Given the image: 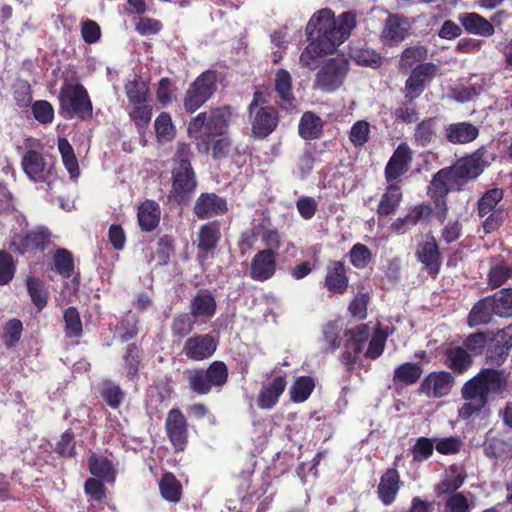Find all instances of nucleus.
<instances>
[{"instance_id": "f257e3e1", "label": "nucleus", "mask_w": 512, "mask_h": 512, "mask_svg": "<svg viewBox=\"0 0 512 512\" xmlns=\"http://www.w3.org/2000/svg\"><path fill=\"white\" fill-rule=\"evenodd\" d=\"M355 26L356 16L351 11L343 12L337 18L328 8L314 13L306 26L308 45L300 54L301 66L315 70L318 58L333 53Z\"/></svg>"}, {"instance_id": "f03ea898", "label": "nucleus", "mask_w": 512, "mask_h": 512, "mask_svg": "<svg viewBox=\"0 0 512 512\" xmlns=\"http://www.w3.org/2000/svg\"><path fill=\"white\" fill-rule=\"evenodd\" d=\"M486 153V148L482 146L432 176L427 193L433 201L439 221L443 222L448 214L447 195L451 191H461L467 183L482 174L487 165Z\"/></svg>"}, {"instance_id": "7ed1b4c3", "label": "nucleus", "mask_w": 512, "mask_h": 512, "mask_svg": "<svg viewBox=\"0 0 512 512\" xmlns=\"http://www.w3.org/2000/svg\"><path fill=\"white\" fill-rule=\"evenodd\" d=\"M233 112L229 105L200 112L188 124V134L196 141L199 152L211 154L215 160L226 158L231 149L227 130Z\"/></svg>"}, {"instance_id": "20e7f679", "label": "nucleus", "mask_w": 512, "mask_h": 512, "mask_svg": "<svg viewBox=\"0 0 512 512\" xmlns=\"http://www.w3.org/2000/svg\"><path fill=\"white\" fill-rule=\"evenodd\" d=\"M508 391V377L502 370L483 368L461 388V395L467 402L459 409V417L470 419L480 413L488 404L489 395H502Z\"/></svg>"}, {"instance_id": "39448f33", "label": "nucleus", "mask_w": 512, "mask_h": 512, "mask_svg": "<svg viewBox=\"0 0 512 512\" xmlns=\"http://www.w3.org/2000/svg\"><path fill=\"white\" fill-rule=\"evenodd\" d=\"M427 57L428 50L422 45L407 47L400 55L398 69L401 72L411 69L403 88L408 103L418 99L437 76L438 66L433 62H425Z\"/></svg>"}, {"instance_id": "423d86ee", "label": "nucleus", "mask_w": 512, "mask_h": 512, "mask_svg": "<svg viewBox=\"0 0 512 512\" xmlns=\"http://www.w3.org/2000/svg\"><path fill=\"white\" fill-rule=\"evenodd\" d=\"M189 390L196 395H207L213 388L221 390L228 382L227 365L220 360L211 362L207 368H193L185 371Z\"/></svg>"}, {"instance_id": "0eeeda50", "label": "nucleus", "mask_w": 512, "mask_h": 512, "mask_svg": "<svg viewBox=\"0 0 512 512\" xmlns=\"http://www.w3.org/2000/svg\"><path fill=\"white\" fill-rule=\"evenodd\" d=\"M59 105L65 119L74 117L88 120L93 114V105L86 88L80 84L65 82L59 92Z\"/></svg>"}, {"instance_id": "6e6552de", "label": "nucleus", "mask_w": 512, "mask_h": 512, "mask_svg": "<svg viewBox=\"0 0 512 512\" xmlns=\"http://www.w3.org/2000/svg\"><path fill=\"white\" fill-rule=\"evenodd\" d=\"M349 70V60L343 55L328 58L316 72L313 88L326 93L335 92L344 84Z\"/></svg>"}, {"instance_id": "1a4fd4ad", "label": "nucleus", "mask_w": 512, "mask_h": 512, "mask_svg": "<svg viewBox=\"0 0 512 512\" xmlns=\"http://www.w3.org/2000/svg\"><path fill=\"white\" fill-rule=\"evenodd\" d=\"M217 91V74L213 70L201 73L189 85L183 97L184 110L192 114L201 108Z\"/></svg>"}, {"instance_id": "9d476101", "label": "nucleus", "mask_w": 512, "mask_h": 512, "mask_svg": "<svg viewBox=\"0 0 512 512\" xmlns=\"http://www.w3.org/2000/svg\"><path fill=\"white\" fill-rule=\"evenodd\" d=\"M21 167L31 181L45 183L48 190L58 178L55 162H47L45 157L34 149H28L24 153Z\"/></svg>"}, {"instance_id": "9b49d317", "label": "nucleus", "mask_w": 512, "mask_h": 512, "mask_svg": "<svg viewBox=\"0 0 512 512\" xmlns=\"http://www.w3.org/2000/svg\"><path fill=\"white\" fill-rule=\"evenodd\" d=\"M171 180L170 197L178 204L188 203L198 185L193 166L172 167Z\"/></svg>"}, {"instance_id": "f8f14e48", "label": "nucleus", "mask_w": 512, "mask_h": 512, "mask_svg": "<svg viewBox=\"0 0 512 512\" xmlns=\"http://www.w3.org/2000/svg\"><path fill=\"white\" fill-rule=\"evenodd\" d=\"M218 347L217 339L211 334H195L184 342L182 354L191 361L201 362L211 358Z\"/></svg>"}, {"instance_id": "ddd939ff", "label": "nucleus", "mask_w": 512, "mask_h": 512, "mask_svg": "<svg viewBox=\"0 0 512 512\" xmlns=\"http://www.w3.org/2000/svg\"><path fill=\"white\" fill-rule=\"evenodd\" d=\"M166 435L176 452L185 450L188 444V422L179 408L168 411L165 419Z\"/></svg>"}, {"instance_id": "4468645a", "label": "nucleus", "mask_w": 512, "mask_h": 512, "mask_svg": "<svg viewBox=\"0 0 512 512\" xmlns=\"http://www.w3.org/2000/svg\"><path fill=\"white\" fill-rule=\"evenodd\" d=\"M251 133L255 139L263 140L271 135L279 124V112L274 106L248 111Z\"/></svg>"}, {"instance_id": "2eb2a0df", "label": "nucleus", "mask_w": 512, "mask_h": 512, "mask_svg": "<svg viewBox=\"0 0 512 512\" xmlns=\"http://www.w3.org/2000/svg\"><path fill=\"white\" fill-rule=\"evenodd\" d=\"M413 160V152L406 142L400 143L388 160L384 177L387 183H396L401 176L406 174Z\"/></svg>"}, {"instance_id": "dca6fc26", "label": "nucleus", "mask_w": 512, "mask_h": 512, "mask_svg": "<svg viewBox=\"0 0 512 512\" xmlns=\"http://www.w3.org/2000/svg\"><path fill=\"white\" fill-rule=\"evenodd\" d=\"M323 286L330 295H343L349 288L348 268L343 261L331 260L325 267Z\"/></svg>"}, {"instance_id": "f3484780", "label": "nucleus", "mask_w": 512, "mask_h": 512, "mask_svg": "<svg viewBox=\"0 0 512 512\" xmlns=\"http://www.w3.org/2000/svg\"><path fill=\"white\" fill-rule=\"evenodd\" d=\"M417 260L424 265L427 273L436 279L442 266V257L435 237L429 233L426 240L417 245Z\"/></svg>"}, {"instance_id": "a211bd4d", "label": "nucleus", "mask_w": 512, "mask_h": 512, "mask_svg": "<svg viewBox=\"0 0 512 512\" xmlns=\"http://www.w3.org/2000/svg\"><path fill=\"white\" fill-rule=\"evenodd\" d=\"M454 384V377L448 371L430 372L421 382L418 393L427 397L442 398L447 396Z\"/></svg>"}, {"instance_id": "6ab92c4d", "label": "nucleus", "mask_w": 512, "mask_h": 512, "mask_svg": "<svg viewBox=\"0 0 512 512\" xmlns=\"http://www.w3.org/2000/svg\"><path fill=\"white\" fill-rule=\"evenodd\" d=\"M277 260L278 256L270 250H259L250 262V278L257 282H265L272 279L277 271Z\"/></svg>"}, {"instance_id": "aec40b11", "label": "nucleus", "mask_w": 512, "mask_h": 512, "mask_svg": "<svg viewBox=\"0 0 512 512\" xmlns=\"http://www.w3.org/2000/svg\"><path fill=\"white\" fill-rule=\"evenodd\" d=\"M227 212V200L214 192L201 193L193 207L194 215L200 220L222 216Z\"/></svg>"}, {"instance_id": "412c9836", "label": "nucleus", "mask_w": 512, "mask_h": 512, "mask_svg": "<svg viewBox=\"0 0 512 512\" xmlns=\"http://www.w3.org/2000/svg\"><path fill=\"white\" fill-rule=\"evenodd\" d=\"M433 214L430 204L421 203L412 207L403 217L396 218L389 229L396 235H404L415 227L420 221H429Z\"/></svg>"}, {"instance_id": "4be33fe9", "label": "nucleus", "mask_w": 512, "mask_h": 512, "mask_svg": "<svg viewBox=\"0 0 512 512\" xmlns=\"http://www.w3.org/2000/svg\"><path fill=\"white\" fill-rule=\"evenodd\" d=\"M410 24L406 17L400 14H389L385 20L381 39L385 45L396 46L407 36Z\"/></svg>"}, {"instance_id": "5701e85b", "label": "nucleus", "mask_w": 512, "mask_h": 512, "mask_svg": "<svg viewBox=\"0 0 512 512\" xmlns=\"http://www.w3.org/2000/svg\"><path fill=\"white\" fill-rule=\"evenodd\" d=\"M50 243V233L47 228L27 232L25 235H19L12 241V246L19 254L28 251H44Z\"/></svg>"}, {"instance_id": "b1692460", "label": "nucleus", "mask_w": 512, "mask_h": 512, "mask_svg": "<svg viewBox=\"0 0 512 512\" xmlns=\"http://www.w3.org/2000/svg\"><path fill=\"white\" fill-rule=\"evenodd\" d=\"M480 135V128L469 122L461 121L444 127L446 141L453 145H465L475 141Z\"/></svg>"}, {"instance_id": "393cba45", "label": "nucleus", "mask_w": 512, "mask_h": 512, "mask_svg": "<svg viewBox=\"0 0 512 512\" xmlns=\"http://www.w3.org/2000/svg\"><path fill=\"white\" fill-rule=\"evenodd\" d=\"M274 91L277 94V104L282 110H292L297 106L293 94L292 76L286 69H278L274 78Z\"/></svg>"}, {"instance_id": "a878e982", "label": "nucleus", "mask_w": 512, "mask_h": 512, "mask_svg": "<svg viewBox=\"0 0 512 512\" xmlns=\"http://www.w3.org/2000/svg\"><path fill=\"white\" fill-rule=\"evenodd\" d=\"M401 486L402 481L399 472L395 468L387 469L381 476L377 487L378 499L385 506L393 504Z\"/></svg>"}, {"instance_id": "bb28decb", "label": "nucleus", "mask_w": 512, "mask_h": 512, "mask_svg": "<svg viewBox=\"0 0 512 512\" xmlns=\"http://www.w3.org/2000/svg\"><path fill=\"white\" fill-rule=\"evenodd\" d=\"M190 313L204 322L211 319L217 310V302L214 295L207 289H200L192 297L189 305Z\"/></svg>"}, {"instance_id": "cd10ccee", "label": "nucleus", "mask_w": 512, "mask_h": 512, "mask_svg": "<svg viewBox=\"0 0 512 512\" xmlns=\"http://www.w3.org/2000/svg\"><path fill=\"white\" fill-rule=\"evenodd\" d=\"M286 385L285 375L275 376L271 381L265 383L258 393L257 406L261 409H272L278 403Z\"/></svg>"}, {"instance_id": "c85d7f7f", "label": "nucleus", "mask_w": 512, "mask_h": 512, "mask_svg": "<svg viewBox=\"0 0 512 512\" xmlns=\"http://www.w3.org/2000/svg\"><path fill=\"white\" fill-rule=\"evenodd\" d=\"M221 239L219 221H210L200 226L198 231L197 248L199 254L208 255L212 253Z\"/></svg>"}, {"instance_id": "c756f323", "label": "nucleus", "mask_w": 512, "mask_h": 512, "mask_svg": "<svg viewBox=\"0 0 512 512\" xmlns=\"http://www.w3.org/2000/svg\"><path fill=\"white\" fill-rule=\"evenodd\" d=\"M458 20L464 27L465 31L470 34H475L483 37H490L494 34V25L475 12L462 13L459 15Z\"/></svg>"}, {"instance_id": "7c9ffc66", "label": "nucleus", "mask_w": 512, "mask_h": 512, "mask_svg": "<svg viewBox=\"0 0 512 512\" xmlns=\"http://www.w3.org/2000/svg\"><path fill=\"white\" fill-rule=\"evenodd\" d=\"M403 194L397 183H388L385 192L382 194L376 213L378 217L393 215L402 202Z\"/></svg>"}, {"instance_id": "2f4dec72", "label": "nucleus", "mask_w": 512, "mask_h": 512, "mask_svg": "<svg viewBox=\"0 0 512 512\" xmlns=\"http://www.w3.org/2000/svg\"><path fill=\"white\" fill-rule=\"evenodd\" d=\"M160 206L154 200H145L142 202L137 211V219L139 227L144 232L153 231L160 222Z\"/></svg>"}, {"instance_id": "473e14b6", "label": "nucleus", "mask_w": 512, "mask_h": 512, "mask_svg": "<svg viewBox=\"0 0 512 512\" xmlns=\"http://www.w3.org/2000/svg\"><path fill=\"white\" fill-rule=\"evenodd\" d=\"M492 295L484 297L477 301L470 310L467 323L470 327H477L488 324L494 313V302Z\"/></svg>"}, {"instance_id": "72a5a7b5", "label": "nucleus", "mask_w": 512, "mask_h": 512, "mask_svg": "<svg viewBox=\"0 0 512 512\" xmlns=\"http://www.w3.org/2000/svg\"><path fill=\"white\" fill-rule=\"evenodd\" d=\"M423 374V367L419 363L405 362L398 365L393 372V383L400 386L416 384Z\"/></svg>"}, {"instance_id": "f704fd0d", "label": "nucleus", "mask_w": 512, "mask_h": 512, "mask_svg": "<svg viewBox=\"0 0 512 512\" xmlns=\"http://www.w3.org/2000/svg\"><path fill=\"white\" fill-rule=\"evenodd\" d=\"M445 357V365L458 374L465 373L473 363L471 354L460 346L447 349Z\"/></svg>"}, {"instance_id": "c9c22d12", "label": "nucleus", "mask_w": 512, "mask_h": 512, "mask_svg": "<svg viewBox=\"0 0 512 512\" xmlns=\"http://www.w3.org/2000/svg\"><path fill=\"white\" fill-rule=\"evenodd\" d=\"M492 263L487 274V283L492 289H497L512 278V266L504 264V258L500 255L493 257Z\"/></svg>"}, {"instance_id": "e433bc0d", "label": "nucleus", "mask_w": 512, "mask_h": 512, "mask_svg": "<svg viewBox=\"0 0 512 512\" xmlns=\"http://www.w3.org/2000/svg\"><path fill=\"white\" fill-rule=\"evenodd\" d=\"M323 131L322 119L313 112H305L299 121L298 132L304 140H313L321 136Z\"/></svg>"}, {"instance_id": "4c0bfd02", "label": "nucleus", "mask_w": 512, "mask_h": 512, "mask_svg": "<svg viewBox=\"0 0 512 512\" xmlns=\"http://www.w3.org/2000/svg\"><path fill=\"white\" fill-rule=\"evenodd\" d=\"M88 466L90 473L94 477L107 483L115 482V470L109 459L93 454L88 459Z\"/></svg>"}, {"instance_id": "58836bf2", "label": "nucleus", "mask_w": 512, "mask_h": 512, "mask_svg": "<svg viewBox=\"0 0 512 512\" xmlns=\"http://www.w3.org/2000/svg\"><path fill=\"white\" fill-rule=\"evenodd\" d=\"M161 496L168 502L177 503L182 498V484L171 472H165L159 481Z\"/></svg>"}, {"instance_id": "ea45409f", "label": "nucleus", "mask_w": 512, "mask_h": 512, "mask_svg": "<svg viewBox=\"0 0 512 512\" xmlns=\"http://www.w3.org/2000/svg\"><path fill=\"white\" fill-rule=\"evenodd\" d=\"M437 118L429 117L419 122L414 130L413 141L417 146L427 147L437 136Z\"/></svg>"}, {"instance_id": "a19ab883", "label": "nucleus", "mask_w": 512, "mask_h": 512, "mask_svg": "<svg viewBox=\"0 0 512 512\" xmlns=\"http://www.w3.org/2000/svg\"><path fill=\"white\" fill-rule=\"evenodd\" d=\"M99 393L103 401L114 410L120 408L125 399L124 390L111 380L102 381Z\"/></svg>"}, {"instance_id": "79ce46f5", "label": "nucleus", "mask_w": 512, "mask_h": 512, "mask_svg": "<svg viewBox=\"0 0 512 512\" xmlns=\"http://www.w3.org/2000/svg\"><path fill=\"white\" fill-rule=\"evenodd\" d=\"M197 319L190 312L177 314L171 322V333L174 338L182 340L189 336L195 328Z\"/></svg>"}, {"instance_id": "37998d69", "label": "nucleus", "mask_w": 512, "mask_h": 512, "mask_svg": "<svg viewBox=\"0 0 512 512\" xmlns=\"http://www.w3.org/2000/svg\"><path fill=\"white\" fill-rule=\"evenodd\" d=\"M26 287L31 301L37 310L41 311L44 309L47 306L49 300V291L45 284L38 278L29 276L26 279Z\"/></svg>"}, {"instance_id": "c03bdc74", "label": "nucleus", "mask_w": 512, "mask_h": 512, "mask_svg": "<svg viewBox=\"0 0 512 512\" xmlns=\"http://www.w3.org/2000/svg\"><path fill=\"white\" fill-rule=\"evenodd\" d=\"M58 150L61 154L62 162L68 171L70 178L76 180L80 175L78 160L74 149L66 138H59Z\"/></svg>"}, {"instance_id": "a18cd8bd", "label": "nucleus", "mask_w": 512, "mask_h": 512, "mask_svg": "<svg viewBox=\"0 0 512 512\" xmlns=\"http://www.w3.org/2000/svg\"><path fill=\"white\" fill-rule=\"evenodd\" d=\"M503 197L504 193L500 188H492L485 192L477 202V215L484 218L488 213L496 211Z\"/></svg>"}, {"instance_id": "49530a36", "label": "nucleus", "mask_w": 512, "mask_h": 512, "mask_svg": "<svg viewBox=\"0 0 512 512\" xmlns=\"http://www.w3.org/2000/svg\"><path fill=\"white\" fill-rule=\"evenodd\" d=\"M315 388V383L310 376H300L296 378L289 389L290 399L294 403L306 401Z\"/></svg>"}, {"instance_id": "de8ad7c7", "label": "nucleus", "mask_w": 512, "mask_h": 512, "mask_svg": "<svg viewBox=\"0 0 512 512\" xmlns=\"http://www.w3.org/2000/svg\"><path fill=\"white\" fill-rule=\"evenodd\" d=\"M55 271L63 278H70L74 272V258L65 248H57L53 254Z\"/></svg>"}, {"instance_id": "09e8293b", "label": "nucleus", "mask_w": 512, "mask_h": 512, "mask_svg": "<svg viewBox=\"0 0 512 512\" xmlns=\"http://www.w3.org/2000/svg\"><path fill=\"white\" fill-rule=\"evenodd\" d=\"M351 58L360 66L379 68L382 65L381 55L369 47L356 48L351 51Z\"/></svg>"}, {"instance_id": "8fccbe9b", "label": "nucleus", "mask_w": 512, "mask_h": 512, "mask_svg": "<svg viewBox=\"0 0 512 512\" xmlns=\"http://www.w3.org/2000/svg\"><path fill=\"white\" fill-rule=\"evenodd\" d=\"M494 313L499 317H512V287L502 288L493 295Z\"/></svg>"}, {"instance_id": "3c124183", "label": "nucleus", "mask_w": 512, "mask_h": 512, "mask_svg": "<svg viewBox=\"0 0 512 512\" xmlns=\"http://www.w3.org/2000/svg\"><path fill=\"white\" fill-rule=\"evenodd\" d=\"M53 450L59 457L73 458L76 456L75 433L71 428L67 429L60 435V438L53 447Z\"/></svg>"}, {"instance_id": "603ef678", "label": "nucleus", "mask_w": 512, "mask_h": 512, "mask_svg": "<svg viewBox=\"0 0 512 512\" xmlns=\"http://www.w3.org/2000/svg\"><path fill=\"white\" fill-rule=\"evenodd\" d=\"M65 335L67 338H78L82 335V321L76 307L70 306L64 311Z\"/></svg>"}, {"instance_id": "864d4df0", "label": "nucleus", "mask_w": 512, "mask_h": 512, "mask_svg": "<svg viewBox=\"0 0 512 512\" xmlns=\"http://www.w3.org/2000/svg\"><path fill=\"white\" fill-rule=\"evenodd\" d=\"M124 88L130 103H146L149 89L145 82L140 79L129 80L125 83Z\"/></svg>"}, {"instance_id": "5fc2aeb1", "label": "nucleus", "mask_w": 512, "mask_h": 512, "mask_svg": "<svg viewBox=\"0 0 512 512\" xmlns=\"http://www.w3.org/2000/svg\"><path fill=\"white\" fill-rule=\"evenodd\" d=\"M123 359L128 378L134 379L139 372L141 348L135 343L128 344Z\"/></svg>"}, {"instance_id": "6e6d98bb", "label": "nucleus", "mask_w": 512, "mask_h": 512, "mask_svg": "<svg viewBox=\"0 0 512 512\" xmlns=\"http://www.w3.org/2000/svg\"><path fill=\"white\" fill-rule=\"evenodd\" d=\"M23 332V324L17 319L13 318L6 322L3 327L2 341L7 349H11L21 339Z\"/></svg>"}, {"instance_id": "4d7b16f0", "label": "nucleus", "mask_w": 512, "mask_h": 512, "mask_svg": "<svg viewBox=\"0 0 512 512\" xmlns=\"http://www.w3.org/2000/svg\"><path fill=\"white\" fill-rule=\"evenodd\" d=\"M129 117L136 128L141 131L147 128L152 118V107L148 104H133Z\"/></svg>"}, {"instance_id": "13d9d810", "label": "nucleus", "mask_w": 512, "mask_h": 512, "mask_svg": "<svg viewBox=\"0 0 512 512\" xmlns=\"http://www.w3.org/2000/svg\"><path fill=\"white\" fill-rule=\"evenodd\" d=\"M154 128L158 140H171L175 134V127L169 113L161 112L154 122Z\"/></svg>"}, {"instance_id": "bf43d9fd", "label": "nucleus", "mask_w": 512, "mask_h": 512, "mask_svg": "<svg viewBox=\"0 0 512 512\" xmlns=\"http://www.w3.org/2000/svg\"><path fill=\"white\" fill-rule=\"evenodd\" d=\"M434 443V438L423 436L417 438L415 444L411 447L413 460L418 462L428 460L433 455Z\"/></svg>"}, {"instance_id": "052dcab7", "label": "nucleus", "mask_w": 512, "mask_h": 512, "mask_svg": "<svg viewBox=\"0 0 512 512\" xmlns=\"http://www.w3.org/2000/svg\"><path fill=\"white\" fill-rule=\"evenodd\" d=\"M388 333L383 329H377L370 339L368 348L364 354L367 359L376 360L379 358L385 349Z\"/></svg>"}, {"instance_id": "680f3d73", "label": "nucleus", "mask_w": 512, "mask_h": 512, "mask_svg": "<svg viewBox=\"0 0 512 512\" xmlns=\"http://www.w3.org/2000/svg\"><path fill=\"white\" fill-rule=\"evenodd\" d=\"M349 259L355 268L364 269L371 262L372 253L366 245L362 243H356L350 249Z\"/></svg>"}, {"instance_id": "e2e57ef3", "label": "nucleus", "mask_w": 512, "mask_h": 512, "mask_svg": "<svg viewBox=\"0 0 512 512\" xmlns=\"http://www.w3.org/2000/svg\"><path fill=\"white\" fill-rule=\"evenodd\" d=\"M34 119L43 125H48L54 120V108L47 100H37L31 104Z\"/></svg>"}, {"instance_id": "0e129e2a", "label": "nucleus", "mask_w": 512, "mask_h": 512, "mask_svg": "<svg viewBox=\"0 0 512 512\" xmlns=\"http://www.w3.org/2000/svg\"><path fill=\"white\" fill-rule=\"evenodd\" d=\"M489 341V333L475 332L470 334L464 341V349L474 356L482 354L487 342Z\"/></svg>"}, {"instance_id": "69168bd1", "label": "nucleus", "mask_w": 512, "mask_h": 512, "mask_svg": "<svg viewBox=\"0 0 512 512\" xmlns=\"http://www.w3.org/2000/svg\"><path fill=\"white\" fill-rule=\"evenodd\" d=\"M175 252V240L171 235H163L157 242L156 257L160 265H166Z\"/></svg>"}, {"instance_id": "338daca9", "label": "nucleus", "mask_w": 512, "mask_h": 512, "mask_svg": "<svg viewBox=\"0 0 512 512\" xmlns=\"http://www.w3.org/2000/svg\"><path fill=\"white\" fill-rule=\"evenodd\" d=\"M370 126L365 120L353 124L349 133V140L355 147L364 146L369 140Z\"/></svg>"}, {"instance_id": "774afa93", "label": "nucleus", "mask_w": 512, "mask_h": 512, "mask_svg": "<svg viewBox=\"0 0 512 512\" xmlns=\"http://www.w3.org/2000/svg\"><path fill=\"white\" fill-rule=\"evenodd\" d=\"M468 498L462 492L449 495L444 504V512H470Z\"/></svg>"}]
</instances>
